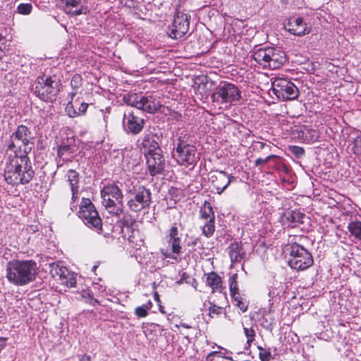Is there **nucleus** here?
<instances>
[{
  "instance_id": "f257e3e1",
  "label": "nucleus",
  "mask_w": 361,
  "mask_h": 361,
  "mask_svg": "<svg viewBox=\"0 0 361 361\" xmlns=\"http://www.w3.org/2000/svg\"><path fill=\"white\" fill-rule=\"evenodd\" d=\"M4 176L6 183L12 185L29 183L35 176V171L28 154H18L15 150L14 154H10L6 161Z\"/></svg>"
},
{
  "instance_id": "f03ea898",
  "label": "nucleus",
  "mask_w": 361,
  "mask_h": 361,
  "mask_svg": "<svg viewBox=\"0 0 361 361\" xmlns=\"http://www.w3.org/2000/svg\"><path fill=\"white\" fill-rule=\"evenodd\" d=\"M61 76L57 73L38 75L33 84L32 92L40 100L49 103L56 99L61 91Z\"/></svg>"
},
{
  "instance_id": "7ed1b4c3",
  "label": "nucleus",
  "mask_w": 361,
  "mask_h": 361,
  "mask_svg": "<svg viewBox=\"0 0 361 361\" xmlns=\"http://www.w3.org/2000/svg\"><path fill=\"white\" fill-rule=\"evenodd\" d=\"M37 263L33 260L10 261L6 267V277L16 286H25L35 279Z\"/></svg>"
},
{
  "instance_id": "20e7f679",
  "label": "nucleus",
  "mask_w": 361,
  "mask_h": 361,
  "mask_svg": "<svg viewBox=\"0 0 361 361\" xmlns=\"http://www.w3.org/2000/svg\"><path fill=\"white\" fill-rule=\"evenodd\" d=\"M297 238L302 240V235L293 236L286 245V252L289 255L288 264L290 268L297 271H303L313 265L314 259L312 254L298 242Z\"/></svg>"
},
{
  "instance_id": "39448f33",
  "label": "nucleus",
  "mask_w": 361,
  "mask_h": 361,
  "mask_svg": "<svg viewBox=\"0 0 361 361\" xmlns=\"http://www.w3.org/2000/svg\"><path fill=\"white\" fill-rule=\"evenodd\" d=\"M178 138L173 140V157L177 163L185 167L194 166L198 159L197 148L195 145L188 143V134L185 130L177 133Z\"/></svg>"
},
{
  "instance_id": "423d86ee",
  "label": "nucleus",
  "mask_w": 361,
  "mask_h": 361,
  "mask_svg": "<svg viewBox=\"0 0 361 361\" xmlns=\"http://www.w3.org/2000/svg\"><path fill=\"white\" fill-rule=\"evenodd\" d=\"M252 59L263 68L276 69L286 61L283 51L275 47H262L253 51Z\"/></svg>"
},
{
  "instance_id": "0eeeda50",
  "label": "nucleus",
  "mask_w": 361,
  "mask_h": 361,
  "mask_svg": "<svg viewBox=\"0 0 361 361\" xmlns=\"http://www.w3.org/2000/svg\"><path fill=\"white\" fill-rule=\"evenodd\" d=\"M102 204L109 213L120 216L124 209L123 195L121 188L114 183H108L101 190Z\"/></svg>"
},
{
  "instance_id": "6e6552de",
  "label": "nucleus",
  "mask_w": 361,
  "mask_h": 361,
  "mask_svg": "<svg viewBox=\"0 0 361 361\" xmlns=\"http://www.w3.org/2000/svg\"><path fill=\"white\" fill-rule=\"evenodd\" d=\"M33 139L30 130L25 125H20L10 136L8 149L16 150L18 154H29L34 147Z\"/></svg>"
},
{
  "instance_id": "1a4fd4ad",
  "label": "nucleus",
  "mask_w": 361,
  "mask_h": 361,
  "mask_svg": "<svg viewBox=\"0 0 361 361\" xmlns=\"http://www.w3.org/2000/svg\"><path fill=\"white\" fill-rule=\"evenodd\" d=\"M124 102L128 105L148 114H154L159 111L162 105L152 94L142 93H128L123 97Z\"/></svg>"
},
{
  "instance_id": "9d476101",
  "label": "nucleus",
  "mask_w": 361,
  "mask_h": 361,
  "mask_svg": "<svg viewBox=\"0 0 361 361\" xmlns=\"http://www.w3.org/2000/svg\"><path fill=\"white\" fill-rule=\"evenodd\" d=\"M78 216L90 228L100 233L102 231V221L94 205L88 198H82L80 202Z\"/></svg>"
},
{
  "instance_id": "9b49d317",
  "label": "nucleus",
  "mask_w": 361,
  "mask_h": 361,
  "mask_svg": "<svg viewBox=\"0 0 361 361\" xmlns=\"http://www.w3.org/2000/svg\"><path fill=\"white\" fill-rule=\"evenodd\" d=\"M211 98L214 102L231 104L240 100L241 92L235 85L226 81H221L219 85L215 87L214 91L211 95Z\"/></svg>"
},
{
  "instance_id": "f8f14e48",
  "label": "nucleus",
  "mask_w": 361,
  "mask_h": 361,
  "mask_svg": "<svg viewBox=\"0 0 361 361\" xmlns=\"http://www.w3.org/2000/svg\"><path fill=\"white\" fill-rule=\"evenodd\" d=\"M129 193L131 197L128 200L129 209L135 212H139L147 209L152 202V193L149 189L143 185L133 187Z\"/></svg>"
},
{
  "instance_id": "ddd939ff",
  "label": "nucleus",
  "mask_w": 361,
  "mask_h": 361,
  "mask_svg": "<svg viewBox=\"0 0 361 361\" xmlns=\"http://www.w3.org/2000/svg\"><path fill=\"white\" fill-rule=\"evenodd\" d=\"M190 16L176 11L173 23L167 28L168 36L173 39L183 37L189 31Z\"/></svg>"
},
{
  "instance_id": "4468645a",
  "label": "nucleus",
  "mask_w": 361,
  "mask_h": 361,
  "mask_svg": "<svg viewBox=\"0 0 361 361\" xmlns=\"http://www.w3.org/2000/svg\"><path fill=\"white\" fill-rule=\"evenodd\" d=\"M272 92L280 99L292 100L298 97L299 91L290 81L284 78H276L272 82Z\"/></svg>"
},
{
  "instance_id": "2eb2a0df",
  "label": "nucleus",
  "mask_w": 361,
  "mask_h": 361,
  "mask_svg": "<svg viewBox=\"0 0 361 361\" xmlns=\"http://www.w3.org/2000/svg\"><path fill=\"white\" fill-rule=\"evenodd\" d=\"M145 120L138 115V112L127 111L124 113L123 126L128 134L137 135L144 128Z\"/></svg>"
},
{
  "instance_id": "dca6fc26",
  "label": "nucleus",
  "mask_w": 361,
  "mask_h": 361,
  "mask_svg": "<svg viewBox=\"0 0 361 361\" xmlns=\"http://www.w3.org/2000/svg\"><path fill=\"white\" fill-rule=\"evenodd\" d=\"M235 180V177L224 171H215L209 173V181L219 195L221 194L231 183Z\"/></svg>"
},
{
  "instance_id": "f3484780",
  "label": "nucleus",
  "mask_w": 361,
  "mask_h": 361,
  "mask_svg": "<svg viewBox=\"0 0 361 361\" xmlns=\"http://www.w3.org/2000/svg\"><path fill=\"white\" fill-rule=\"evenodd\" d=\"M145 157L150 176H155L163 173L165 168V159L161 150L152 153L145 152Z\"/></svg>"
},
{
  "instance_id": "a211bd4d",
  "label": "nucleus",
  "mask_w": 361,
  "mask_h": 361,
  "mask_svg": "<svg viewBox=\"0 0 361 361\" xmlns=\"http://www.w3.org/2000/svg\"><path fill=\"white\" fill-rule=\"evenodd\" d=\"M181 235L182 233L178 228V224L174 223L169 230L168 234L166 235V239L169 246L171 247L172 253L176 256L172 257L170 254H166V257L176 259L178 256L180 255L182 253V247L180 245Z\"/></svg>"
},
{
  "instance_id": "6ab92c4d",
  "label": "nucleus",
  "mask_w": 361,
  "mask_h": 361,
  "mask_svg": "<svg viewBox=\"0 0 361 361\" xmlns=\"http://www.w3.org/2000/svg\"><path fill=\"white\" fill-rule=\"evenodd\" d=\"M161 137V133L159 135L157 133H154L150 130H146L142 138V146L145 150L144 153L161 151L160 142Z\"/></svg>"
},
{
  "instance_id": "aec40b11",
  "label": "nucleus",
  "mask_w": 361,
  "mask_h": 361,
  "mask_svg": "<svg viewBox=\"0 0 361 361\" xmlns=\"http://www.w3.org/2000/svg\"><path fill=\"white\" fill-rule=\"evenodd\" d=\"M285 27L289 32L297 36H302L310 32L302 17L290 18Z\"/></svg>"
},
{
  "instance_id": "412c9836",
  "label": "nucleus",
  "mask_w": 361,
  "mask_h": 361,
  "mask_svg": "<svg viewBox=\"0 0 361 361\" xmlns=\"http://www.w3.org/2000/svg\"><path fill=\"white\" fill-rule=\"evenodd\" d=\"M122 217L119 218L117 221L118 226L121 228V232L123 233V236L126 238L127 233H128L127 238L128 240H130L132 237V233L134 232L135 228L134 226L136 225L135 220L133 218V216L127 213H123Z\"/></svg>"
},
{
  "instance_id": "4be33fe9",
  "label": "nucleus",
  "mask_w": 361,
  "mask_h": 361,
  "mask_svg": "<svg viewBox=\"0 0 361 361\" xmlns=\"http://www.w3.org/2000/svg\"><path fill=\"white\" fill-rule=\"evenodd\" d=\"M63 11L73 16L86 13L87 8L82 5L81 0H61Z\"/></svg>"
},
{
  "instance_id": "5701e85b",
  "label": "nucleus",
  "mask_w": 361,
  "mask_h": 361,
  "mask_svg": "<svg viewBox=\"0 0 361 361\" xmlns=\"http://www.w3.org/2000/svg\"><path fill=\"white\" fill-rule=\"evenodd\" d=\"M206 277V285L212 289V292L222 293L224 290L221 278L215 271L208 273Z\"/></svg>"
},
{
  "instance_id": "b1692460",
  "label": "nucleus",
  "mask_w": 361,
  "mask_h": 361,
  "mask_svg": "<svg viewBox=\"0 0 361 361\" xmlns=\"http://www.w3.org/2000/svg\"><path fill=\"white\" fill-rule=\"evenodd\" d=\"M305 217L306 216L304 213L297 210H292L284 214L283 221L286 222L288 226L294 228L299 224H303Z\"/></svg>"
},
{
  "instance_id": "393cba45",
  "label": "nucleus",
  "mask_w": 361,
  "mask_h": 361,
  "mask_svg": "<svg viewBox=\"0 0 361 361\" xmlns=\"http://www.w3.org/2000/svg\"><path fill=\"white\" fill-rule=\"evenodd\" d=\"M228 250L232 263L241 262L245 256V252L242 248L241 243L239 242L232 243L228 247Z\"/></svg>"
},
{
  "instance_id": "a878e982",
  "label": "nucleus",
  "mask_w": 361,
  "mask_h": 361,
  "mask_svg": "<svg viewBox=\"0 0 361 361\" xmlns=\"http://www.w3.org/2000/svg\"><path fill=\"white\" fill-rule=\"evenodd\" d=\"M260 322V325L265 329L271 331L273 329V326L275 322V319L273 315V312L271 310V307L269 310H264L262 313V317L259 319Z\"/></svg>"
},
{
  "instance_id": "bb28decb",
  "label": "nucleus",
  "mask_w": 361,
  "mask_h": 361,
  "mask_svg": "<svg viewBox=\"0 0 361 361\" xmlns=\"http://www.w3.org/2000/svg\"><path fill=\"white\" fill-rule=\"evenodd\" d=\"M299 136L307 142H314L318 140L319 135L317 130L306 128L300 130Z\"/></svg>"
},
{
  "instance_id": "cd10ccee",
  "label": "nucleus",
  "mask_w": 361,
  "mask_h": 361,
  "mask_svg": "<svg viewBox=\"0 0 361 361\" xmlns=\"http://www.w3.org/2000/svg\"><path fill=\"white\" fill-rule=\"evenodd\" d=\"M74 147L70 145H61L58 148L57 154L58 157L62 159V160L68 161L73 157L74 154Z\"/></svg>"
},
{
  "instance_id": "c85d7f7f",
  "label": "nucleus",
  "mask_w": 361,
  "mask_h": 361,
  "mask_svg": "<svg viewBox=\"0 0 361 361\" xmlns=\"http://www.w3.org/2000/svg\"><path fill=\"white\" fill-rule=\"evenodd\" d=\"M200 216L205 221H209V219H215L214 212L209 202H204L203 206L200 209Z\"/></svg>"
},
{
  "instance_id": "c756f323",
  "label": "nucleus",
  "mask_w": 361,
  "mask_h": 361,
  "mask_svg": "<svg viewBox=\"0 0 361 361\" xmlns=\"http://www.w3.org/2000/svg\"><path fill=\"white\" fill-rule=\"evenodd\" d=\"M50 274L53 277L59 276L60 281L64 279V276L68 274V270L63 266H59L58 264L52 263L50 264Z\"/></svg>"
},
{
  "instance_id": "7c9ffc66",
  "label": "nucleus",
  "mask_w": 361,
  "mask_h": 361,
  "mask_svg": "<svg viewBox=\"0 0 361 361\" xmlns=\"http://www.w3.org/2000/svg\"><path fill=\"white\" fill-rule=\"evenodd\" d=\"M67 180L71 190H76V188H79V173L75 170L70 169L68 171Z\"/></svg>"
},
{
  "instance_id": "2f4dec72",
  "label": "nucleus",
  "mask_w": 361,
  "mask_h": 361,
  "mask_svg": "<svg viewBox=\"0 0 361 361\" xmlns=\"http://www.w3.org/2000/svg\"><path fill=\"white\" fill-rule=\"evenodd\" d=\"M348 228L350 234L361 240V221H352L348 224Z\"/></svg>"
},
{
  "instance_id": "473e14b6",
  "label": "nucleus",
  "mask_w": 361,
  "mask_h": 361,
  "mask_svg": "<svg viewBox=\"0 0 361 361\" xmlns=\"http://www.w3.org/2000/svg\"><path fill=\"white\" fill-rule=\"evenodd\" d=\"M202 228V233L207 238H210L212 236L215 231L214 219H209V221H206Z\"/></svg>"
},
{
  "instance_id": "72a5a7b5",
  "label": "nucleus",
  "mask_w": 361,
  "mask_h": 361,
  "mask_svg": "<svg viewBox=\"0 0 361 361\" xmlns=\"http://www.w3.org/2000/svg\"><path fill=\"white\" fill-rule=\"evenodd\" d=\"M232 299L235 302V305L243 312L247 310V304L243 301L239 292L231 294Z\"/></svg>"
},
{
  "instance_id": "f704fd0d",
  "label": "nucleus",
  "mask_w": 361,
  "mask_h": 361,
  "mask_svg": "<svg viewBox=\"0 0 361 361\" xmlns=\"http://www.w3.org/2000/svg\"><path fill=\"white\" fill-rule=\"evenodd\" d=\"M183 283H186L188 284L191 285L195 289L197 288V280L194 278H191L186 272L183 273L180 280L177 281V283H178V284H181Z\"/></svg>"
},
{
  "instance_id": "c9c22d12",
  "label": "nucleus",
  "mask_w": 361,
  "mask_h": 361,
  "mask_svg": "<svg viewBox=\"0 0 361 361\" xmlns=\"http://www.w3.org/2000/svg\"><path fill=\"white\" fill-rule=\"evenodd\" d=\"M61 283L68 287L73 288L76 285V278L73 274L68 271V274L64 276V279H62Z\"/></svg>"
},
{
  "instance_id": "e433bc0d",
  "label": "nucleus",
  "mask_w": 361,
  "mask_h": 361,
  "mask_svg": "<svg viewBox=\"0 0 361 361\" xmlns=\"http://www.w3.org/2000/svg\"><path fill=\"white\" fill-rule=\"evenodd\" d=\"M32 10V6L30 3L20 4L17 7V11L18 13L22 15H28Z\"/></svg>"
},
{
  "instance_id": "4c0bfd02",
  "label": "nucleus",
  "mask_w": 361,
  "mask_h": 361,
  "mask_svg": "<svg viewBox=\"0 0 361 361\" xmlns=\"http://www.w3.org/2000/svg\"><path fill=\"white\" fill-rule=\"evenodd\" d=\"M237 279H238L237 274H233L229 278L228 283H229V289H230L231 294L235 293V292H239Z\"/></svg>"
},
{
  "instance_id": "58836bf2",
  "label": "nucleus",
  "mask_w": 361,
  "mask_h": 361,
  "mask_svg": "<svg viewBox=\"0 0 361 361\" xmlns=\"http://www.w3.org/2000/svg\"><path fill=\"white\" fill-rule=\"evenodd\" d=\"M82 85V78L80 74L73 75L71 80V86L73 90H78Z\"/></svg>"
},
{
  "instance_id": "ea45409f",
  "label": "nucleus",
  "mask_w": 361,
  "mask_h": 361,
  "mask_svg": "<svg viewBox=\"0 0 361 361\" xmlns=\"http://www.w3.org/2000/svg\"><path fill=\"white\" fill-rule=\"evenodd\" d=\"M259 350V358L261 361H270L271 360V354L269 350L263 348L261 346L257 347Z\"/></svg>"
},
{
  "instance_id": "a19ab883",
  "label": "nucleus",
  "mask_w": 361,
  "mask_h": 361,
  "mask_svg": "<svg viewBox=\"0 0 361 361\" xmlns=\"http://www.w3.org/2000/svg\"><path fill=\"white\" fill-rule=\"evenodd\" d=\"M289 152L293 154L296 158H301L305 155V149L299 146H289Z\"/></svg>"
},
{
  "instance_id": "79ce46f5",
  "label": "nucleus",
  "mask_w": 361,
  "mask_h": 361,
  "mask_svg": "<svg viewBox=\"0 0 361 361\" xmlns=\"http://www.w3.org/2000/svg\"><path fill=\"white\" fill-rule=\"evenodd\" d=\"M65 111L70 118H75L78 116V111L75 110L71 101H68L67 103Z\"/></svg>"
},
{
  "instance_id": "37998d69",
  "label": "nucleus",
  "mask_w": 361,
  "mask_h": 361,
  "mask_svg": "<svg viewBox=\"0 0 361 361\" xmlns=\"http://www.w3.org/2000/svg\"><path fill=\"white\" fill-rule=\"evenodd\" d=\"M244 334L247 337V344L250 346L252 342L255 340V331L252 328H243Z\"/></svg>"
},
{
  "instance_id": "c03bdc74",
  "label": "nucleus",
  "mask_w": 361,
  "mask_h": 361,
  "mask_svg": "<svg viewBox=\"0 0 361 361\" xmlns=\"http://www.w3.org/2000/svg\"><path fill=\"white\" fill-rule=\"evenodd\" d=\"M82 296L84 298L88 299V302L93 306L100 304L97 299L94 298L93 293L90 290L85 291Z\"/></svg>"
},
{
  "instance_id": "a18cd8bd",
  "label": "nucleus",
  "mask_w": 361,
  "mask_h": 361,
  "mask_svg": "<svg viewBox=\"0 0 361 361\" xmlns=\"http://www.w3.org/2000/svg\"><path fill=\"white\" fill-rule=\"evenodd\" d=\"M209 316L213 317L214 315H220L222 313L223 308L216 305H212L209 307Z\"/></svg>"
},
{
  "instance_id": "49530a36",
  "label": "nucleus",
  "mask_w": 361,
  "mask_h": 361,
  "mask_svg": "<svg viewBox=\"0 0 361 361\" xmlns=\"http://www.w3.org/2000/svg\"><path fill=\"white\" fill-rule=\"evenodd\" d=\"M135 314L138 317H145L148 315V311L142 305L135 308Z\"/></svg>"
},
{
  "instance_id": "de8ad7c7",
  "label": "nucleus",
  "mask_w": 361,
  "mask_h": 361,
  "mask_svg": "<svg viewBox=\"0 0 361 361\" xmlns=\"http://www.w3.org/2000/svg\"><path fill=\"white\" fill-rule=\"evenodd\" d=\"M354 152L361 154V137L358 136L354 141Z\"/></svg>"
},
{
  "instance_id": "09e8293b",
  "label": "nucleus",
  "mask_w": 361,
  "mask_h": 361,
  "mask_svg": "<svg viewBox=\"0 0 361 361\" xmlns=\"http://www.w3.org/2000/svg\"><path fill=\"white\" fill-rule=\"evenodd\" d=\"M275 157H276L275 155L271 154V155H269V156L267 157L265 159H262V158L257 159L255 160V165L256 166H258L260 164H266L269 160H271L272 158H275Z\"/></svg>"
},
{
  "instance_id": "8fccbe9b",
  "label": "nucleus",
  "mask_w": 361,
  "mask_h": 361,
  "mask_svg": "<svg viewBox=\"0 0 361 361\" xmlns=\"http://www.w3.org/2000/svg\"><path fill=\"white\" fill-rule=\"evenodd\" d=\"M88 106H89V104L85 103V102H82L78 108V116L85 115L87 110Z\"/></svg>"
},
{
  "instance_id": "3c124183",
  "label": "nucleus",
  "mask_w": 361,
  "mask_h": 361,
  "mask_svg": "<svg viewBox=\"0 0 361 361\" xmlns=\"http://www.w3.org/2000/svg\"><path fill=\"white\" fill-rule=\"evenodd\" d=\"M279 295V293L276 292V288L274 286H269L268 287V296L269 298V302L271 300L274 299Z\"/></svg>"
},
{
  "instance_id": "603ef678",
  "label": "nucleus",
  "mask_w": 361,
  "mask_h": 361,
  "mask_svg": "<svg viewBox=\"0 0 361 361\" xmlns=\"http://www.w3.org/2000/svg\"><path fill=\"white\" fill-rule=\"evenodd\" d=\"M5 37L0 34V59H1L3 56V51L6 49V44L4 43Z\"/></svg>"
},
{
  "instance_id": "864d4df0",
  "label": "nucleus",
  "mask_w": 361,
  "mask_h": 361,
  "mask_svg": "<svg viewBox=\"0 0 361 361\" xmlns=\"http://www.w3.org/2000/svg\"><path fill=\"white\" fill-rule=\"evenodd\" d=\"M200 243V240L198 238H192V240L188 243V246H196Z\"/></svg>"
},
{
  "instance_id": "5fc2aeb1",
  "label": "nucleus",
  "mask_w": 361,
  "mask_h": 361,
  "mask_svg": "<svg viewBox=\"0 0 361 361\" xmlns=\"http://www.w3.org/2000/svg\"><path fill=\"white\" fill-rule=\"evenodd\" d=\"M77 93H78V90L73 89V91L68 94V98L70 99L69 101H71L73 102V98L77 94Z\"/></svg>"
},
{
  "instance_id": "6e6d98bb",
  "label": "nucleus",
  "mask_w": 361,
  "mask_h": 361,
  "mask_svg": "<svg viewBox=\"0 0 361 361\" xmlns=\"http://www.w3.org/2000/svg\"><path fill=\"white\" fill-rule=\"evenodd\" d=\"M72 192V200L75 201L78 198V188H76V190H71Z\"/></svg>"
},
{
  "instance_id": "4d7b16f0",
  "label": "nucleus",
  "mask_w": 361,
  "mask_h": 361,
  "mask_svg": "<svg viewBox=\"0 0 361 361\" xmlns=\"http://www.w3.org/2000/svg\"><path fill=\"white\" fill-rule=\"evenodd\" d=\"M142 306L149 311L152 307V302L151 300H149L146 304L142 305Z\"/></svg>"
},
{
  "instance_id": "13d9d810",
  "label": "nucleus",
  "mask_w": 361,
  "mask_h": 361,
  "mask_svg": "<svg viewBox=\"0 0 361 361\" xmlns=\"http://www.w3.org/2000/svg\"><path fill=\"white\" fill-rule=\"evenodd\" d=\"M80 361H91V357L89 355L85 354L81 357Z\"/></svg>"
},
{
  "instance_id": "bf43d9fd",
  "label": "nucleus",
  "mask_w": 361,
  "mask_h": 361,
  "mask_svg": "<svg viewBox=\"0 0 361 361\" xmlns=\"http://www.w3.org/2000/svg\"><path fill=\"white\" fill-rule=\"evenodd\" d=\"M180 326L185 328V329H190L191 328V326L185 324V323H181L180 324Z\"/></svg>"
},
{
  "instance_id": "052dcab7",
  "label": "nucleus",
  "mask_w": 361,
  "mask_h": 361,
  "mask_svg": "<svg viewBox=\"0 0 361 361\" xmlns=\"http://www.w3.org/2000/svg\"><path fill=\"white\" fill-rule=\"evenodd\" d=\"M154 299H155L157 302H160L159 295H158V293H157V292H155V293H154Z\"/></svg>"
},
{
  "instance_id": "680f3d73",
  "label": "nucleus",
  "mask_w": 361,
  "mask_h": 361,
  "mask_svg": "<svg viewBox=\"0 0 361 361\" xmlns=\"http://www.w3.org/2000/svg\"><path fill=\"white\" fill-rule=\"evenodd\" d=\"M97 265H94V266H93V267H92V270L93 271H96V269H97Z\"/></svg>"
},
{
  "instance_id": "e2e57ef3",
  "label": "nucleus",
  "mask_w": 361,
  "mask_h": 361,
  "mask_svg": "<svg viewBox=\"0 0 361 361\" xmlns=\"http://www.w3.org/2000/svg\"><path fill=\"white\" fill-rule=\"evenodd\" d=\"M159 310H160L161 312H164L163 308H161V307H159Z\"/></svg>"
},
{
  "instance_id": "0e129e2a",
  "label": "nucleus",
  "mask_w": 361,
  "mask_h": 361,
  "mask_svg": "<svg viewBox=\"0 0 361 361\" xmlns=\"http://www.w3.org/2000/svg\"><path fill=\"white\" fill-rule=\"evenodd\" d=\"M216 353H217V352H213V353H210L209 355H212L216 354Z\"/></svg>"
},
{
  "instance_id": "69168bd1",
  "label": "nucleus",
  "mask_w": 361,
  "mask_h": 361,
  "mask_svg": "<svg viewBox=\"0 0 361 361\" xmlns=\"http://www.w3.org/2000/svg\"><path fill=\"white\" fill-rule=\"evenodd\" d=\"M282 2H283V3H286V2H287V0H282Z\"/></svg>"
}]
</instances>
